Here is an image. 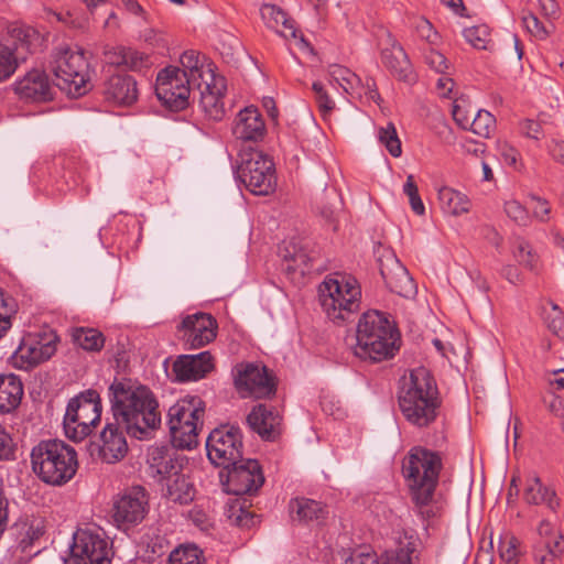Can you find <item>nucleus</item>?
Here are the masks:
<instances>
[{
  "mask_svg": "<svg viewBox=\"0 0 564 564\" xmlns=\"http://www.w3.org/2000/svg\"><path fill=\"white\" fill-rule=\"evenodd\" d=\"M15 93L31 101H47L52 99V89L45 72L32 69L23 78L14 83Z\"/></svg>",
  "mask_w": 564,
  "mask_h": 564,
  "instance_id": "nucleus-31",
  "label": "nucleus"
},
{
  "mask_svg": "<svg viewBox=\"0 0 564 564\" xmlns=\"http://www.w3.org/2000/svg\"><path fill=\"white\" fill-rule=\"evenodd\" d=\"M312 89L315 93V100L322 115H329L335 108V102L325 90L323 84L315 82L312 85Z\"/></svg>",
  "mask_w": 564,
  "mask_h": 564,
  "instance_id": "nucleus-51",
  "label": "nucleus"
},
{
  "mask_svg": "<svg viewBox=\"0 0 564 564\" xmlns=\"http://www.w3.org/2000/svg\"><path fill=\"white\" fill-rule=\"evenodd\" d=\"M319 302L327 317L344 322L360 307L361 286L348 273L334 272L325 278L318 288Z\"/></svg>",
  "mask_w": 564,
  "mask_h": 564,
  "instance_id": "nucleus-6",
  "label": "nucleus"
},
{
  "mask_svg": "<svg viewBox=\"0 0 564 564\" xmlns=\"http://www.w3.org/2000/svg\"><path fill=\"white\" fill-rule=\"evenodd\" d=\"M505 213L516 224L520 226H528L531 221V216L528 209L522 206L518 200H508L505 203Z\"/></svg>",
  "mask_w": 564,
  "mask_h": 564,
  "instance_id": "nucleus-49",
  "label": "nucleus"
},
{
  "mask_svg": "<svg viewBox=\"0 0 564 564\" xmlns=\"http://www.w3.org/2000/svg\"><path fill=\"white\" fill-rule=\"evenodd\" d=\"M107 539L90 530H78L70 544L69 564H111Z\"/></svg>",
  "mask_w": 564,
  "mask_h": 564,
  "instance_id": "nucleus-15",
  "label": "nucleus"
},
{
  "mask_svg": "<svg viewBox=\"0 0 564 564\" xmlns=\"http://www.w3.org/2000/svg\"><path fill=\"white\" fill-rule=\"evenodd\" d=\"M265 133V123L258 108L250 106L238 112L232 127L236 139L259 142L263 140Z\"/></svg>",
  "mask_w": 564,
  "mask_h": 564,
  "instance_id": "nucleus-28",
  "label": "nucleus"
},
{
  "mask_svg": "<svg viewBox=\"0 0 564 564\" xmlns=\"http://www.w3.org/2000/svg\"><path fill=\"white\" fill-rule=\"evenodd\" d=\"M149 509V495L145 488L132 486L113 499L112 519L118 529L127 531L140 524Z\"/></svg>",
  "mask_w": 564,
  "mask_h": 564,
  "instance_id": "nucleus-13",
  "label": "nucleus"
},
{
  "mask_svg": "<svg viewBox=\"0 0 564 564\" xmlns=\"http://www.w3.org/2000/svg\"><path fill=\"white\" fill-rule=\"evenodd\" d=\"M499 153L503 159L505 163L514 166L519 159V151L508 143H502L499 145Z\"/></svg>",
  "mask_w": 564,
  "mask_h": 564,
  "instance_id": "nucleus-64",
  "label": "nucleus"
},
{
  "mask_svg": "<svg viewBox=\"0 0 564 564\" xmlns=\"http://www.w3.org/2000/svg\"><path fill=\"white\" fill-rule=\"evenodd\" d=\"M19 66L13 47L0 41V83L9 79Z\"/></svg>",
  "mask_w": 564,
  "mask_h": 564,
  "instance_id": "nucleus-44",
  "label": "nucleus"
},
{
  "mask_svg": "<svg viewBox=\"0 0 564 564\" xmlns=\"http://www.w3.org/2000/svg\"><path fill=\"white\" fill-rule=\"evenodd\" d=\"M519 131L521 135L540 141L544 138L542 123L534 119H523L519 122Z\"/></svg>",
  "mask_w": 564,
  "mask_h": 564,
  "instance_id": "nucleus-53",
  "label": "nucleus"
},
{
  "mask_svg": "<svg viewBox=\"0 0 564 564\" xmlns=\"http://www.w3.org/2000/svg\"><path fill=\"white\" fill-rule=\"evenodd\" d=\"M261 18L269 29L289 39L296 37L294 21L278 6L264 3L260 9Z\"/></svg>",
  "mask_w": 564,
  "mask_h": 564,
  "instance_id": "nucleus-34",
  "label": "nucleus"
},
{
  "mask_svg": "<svg viewBox=\"0 0 564 564\" xmlns=\"http://www.w3.org/2000/svg\"><path fill=\"white\" fill-rule=\"evenodd\" d=\"M289 508L293 519L301 523L322 522L327 519L329 513L326 503L305 497L291 499Z\"/></svg>",
  "mask_w": 564,
  "mask_h": 564,
  "instance_id": "nucleus-32",
  "label": "nucleus"
},
{
  "mask_svg": "<svg viewBox=\"0 0 564 564\" xmlns=\"http://www.w3.org/2000/svg\"><path fill=\"white\" fill-rule=\"evenodd\" d=\"M180 62L183 67L181 72L194 86L208 79L207 72H213L209 65H206V56L195 50L185 51L181 55Z\"/></svg>",
  "mask_w": 564,
  "mask_h": 564,
  "instance_id": "nucleus-35",
  "label": "nucleus"
},
{
  "mask_svg": "<svg viewBox=\"0 0 564 564\" xmlns=\"http://www.w3.org/2000/svg\"><path fill=\"white\" fill-rule=\"evenodd\" d=\"M115 421L127 434L144 440L161 424L159 402L151 389L130 380H115L108 388Z\"/></svg>",
  "mask_w": 564,
  "mask_h": 564,
  "instance_id": "nucleus-1",
  "label": "nucleus"
},
{
  "mask_svg": "<svg viewBox=\"0 0 564 564\" xmlns=\"http://www.w3.org/2000/svg\"><path fill=\"white\" fill-rule=\"evenodd\" d=\"M204 414L205 402L198 395H186L169 409L167 425L175 447L189 449L197 445Z\"/></svg>",
  "mask_w": 564,
  "mask_h": 564,
  "instance_id": "nucleus-8",
  "label": "nucleus"
},
{
  "mask_svg": "<svg viewBox=\"0 0 564 564\" xmlns=\"http://www.w3.org/2000/svg\"><path fill=\"white\" fill-rule=\"evenodd\" d=\"M378 267L387 288L392 293L403 297L415 294L413 279L392 250H382L378 257Z\"/></svg>",
  "mask_w": 564,
  "mask_h": 564,
  "instance_id": "nucleus-17",
  "label": "nucleus"
},
{
  "mask_svg": "<svg viewBox=\"0 0 564 564\" xmlns=\"http://www.w3.org/2000/svg\"><path fill=\"white\" fill-rule=\"evenodd\" d=\"M332 76L336 80H343L344 83H340V86L347 91L348 85H352V79H356L357 76L352 74L348 68L335 65L332 70Z\"/></svg>",
  "mask_w": 564,
  "mask_h": 564,
  "instance_id": "nucleus-62",
  "label": "nucleus"
},
{
  "mask_svg": "<svg viewBox=\"0 0 564 564\" xmlns=\"http://www.w3.org/2000/svg\"><path fill=\"white\" fill-rule=\"evenodd\" d=\"M282 417L273 406L258 404L247 416V423L263 441H275L281 434Z\"/></svg>",
  "mask_w": 564,
  "mask_h": 564,
  "instance_id": "nucleus-27",
  "label": "nucleus"
},
{
  "mask_svg": "<svg viewBox=\"0 0 564 564\" xmlns=\"http://www.w3.org/2000/svg\"><path fill=\"white\" fill-rule=\"evenodd\" d=\"M345 564H380V557L373 551L357 549L345 560Z\"/></svg>",
  "mask_w": 564,
  "mask_h": 564,
  "instance_id": "nucleus-54",
  "label": "nucleus"
},
{
  "mask_svg": "<svg viewBox=\"0 0 564 564\" xmlns=\"http://www.w3.org/2000/svg\"><path fill=\"white\" fill-rule=\"evenodd\" d=\"M539 540L533 545V558L536 564H557L564 553L562 534L554 532L551 523L542 520L538 528Z\"/></svg>",
  "mask_w": 564,
  "mask_h": 564,
  "instance_id": "nucleus-25",
  "label": "nucleus"
},
{
  "mask_svg": "<svg viewBox=\"0 0 564 564\" xmlns=\"http://www.w3.org/2000/svg\"><path fill=\"white\" fill-rule=\"evenodd\" d=\"M124 426L115 423H107L100 433L99 443H91L90 454L97 452L98 457L107 463L113 464L124 458L128 453V444L123 433Z\"/></svg>",
  "mask_w": 564,
  "mask_h": 564,
  "instance_id": "nucleus-21",
  "label": "nucleus"
},
{
  "mask_svg": "<svg viewBox=\"0 0 564 564\" xmlns=\"http://www.w3.org/2000/svg\"><path fill=\"white\" fill-rule=\"evenodd\" d=\"M17 445L11 434L0 424V460L9 462L15 459Z\"/></svg>",
  "mask_w": 564,
  "mask_h": 564,
  "instance_id": "nucleus-50",
  "label": "nucleus"
},
{
  "mask_svg": "<svg viewBox=\"0 0 564 564\" xmlns=\"http://www.w3.org/2000/svg\"><path fill=\"white\" fill-rule=\"evenodd\" d=\"M398 403L404 419L423 429L433 424L442 405L435 378L425 367H417L404 378L398 393Z\"/></svg>",
  "mask_w": 564,
  "mask_h": 564,
  "instance_id": "nucleus-3",
  "label": "nucleus"
},
{
  "mask_svg": "<svg viewBox=\"0 0 564 564\" xmlns=\"http://www.w3.org/2000/svg\"><path fill=\"white\" fill-rule=\"evenodd\" d=\"M380 564H411V556L403 550L398 552H387L379 556Z\"/></svg>",
  "mask_w": 564,
  "mask_h": 564,
  "instance_id": "nucleus-60",
  "label": "nucleus"
},
{
  "mask_svg": "<svg viewBox=\"0 0 564 564\" xmlns=\"http://www.w3.org/2000/svg\"><path fill=\"white\" fill-rule=\"evenodd\" d=\"M104 61L116 67H126L132 72H140L152 65L148 54L123 45H105Z\"/></svg>",
  "mask_w": 564,
  "mask_h": 564,
  "instance_id": "nucleus-30",
  "label": "nucleus"
},
{
  "mask_svg": "<svg viewBox=\"0 0 564 564\" xmlns=\"http://www.w3.org/2000/svg\"><path fill=\"white\" fill-rule=\"evenodd\" d=\"M442 469V454L421 445L410 448L402 460L401 471L411 501L426 518L435 516L427 508L434 500Z\"/></svg>",
  "mask_w": 564,
  "mask_h": 564,
  "instance_id": "nucleus-2",
  "label": "nucleus"
},
{
  "mask_svg": "<svg viewBox=\"0 0 564 564\" xmlns=\"http://www.w3.org/2000/svg\"><path fill=\"white\" fill-rule=\"evenodd\" d=\"M513 256L520 264H522L531 270L534 269L535 262H536V257H535V254L532 253L531 247L527 241H524V240L518 241V243L513 250Z\"/></svg>",
  "mask_w": 564,
  "mask_h": 564,
  "instance_id": "nucleus-52",
  "label": "nucleus"
},
{
  "mask_svg": "<svg viewBox=\"0 0 564 564\" xmlns=\"http://www.w3.org/2000/svg\"><path fill=\"white\" fill-rule=\"evenodd\" d=\"M231 378L235 390L243 399H265L276 392L275 377L261 362L236 364L231 369Z\"/></svg>",
  "mask_w": 564,
  "mask_h": 564,
  "instance_id": "nucleus-11",
  "label": "nucleus"
},
{
  "mask_svg": "<svg viewBox=\"0 0 564 564\" xmlns=\"http://www.w3.org/2000/svg\"><path fill=\"white\" fill-rule=\"evenodd\" d=\"M378 138L393 158H399L402 154L401 141L392 122H388L386 127L379 129Z\"/></svg>",
  "mask_w": 564,
  "mask_h": 564,
  "instance_id": "nucleus-45",
  "label": "nucleus"
},
{
  "mask_svg": "<svg viewBox=\"0 0 564 564\" xmlns=\"http://www.w3.org/2000/svg\"><path fill=\"white\" fill-rule=\"evenodd\" d=\"M523 499L529 505L545 503L552 511L560 507V500L555 491L545 487L538 476L527 479Z\"/></svg>",
  "mask_w": 564,
  "mask_h": 564,
  "instance_id": "nucleus-36",
  "label": "nucleus"
},
{
  "mask_svg": "<svg viewBox=\"0 0 564 564\" xmlns=\"http://www.w3.org/2000/svg\"><path fill=\"white\" fill-rule=\"evenodd\" d=\"M242 433L240 427L225 424L214 429L206 441L207 456L212 464L229 468L242 458Z\"/></svg>",
  "mask_w": 564,
  "mask_h": 564,
  "instance_id": "nucleus-12",
  "label": "nucleus"
},
{
  "mask_svg": "<svg viewBox=\"0 0 564 564\" xmlns=\"http://www.w3.org/2000/svg\"><path fill=\"white\" fill-rule=\"evenodd\" d=\"M416 31L420 37L426 40L429 44H435L437 40V33L434 30L432 23L426 19H420L416 24Z\"/></svg>",
  "mask_w": 564,
  "mask_h": 564,
  "instance_id": "nucleus-58",
  "label": "nucleus"
},
{
  "mask_svg": "<svg viewBox=\"0 0 564 564\" xmlns=\"http://www.w3.org/2000/svg\"><path fill=\"white\" fill-rule=\"evenodd\" d=\"M214 368V357L207 350L196 355L178 356L172 366V370L180 382L200 380Z\"/></svg>",
  "mask_w": 564,
  "mask_h": 564,
  "instance_id": "nucleus-26",
  "label": "nucleus"
},
{
  "mask_svg": "<svg viewBox=\"0 0 564 564\" xmlns=\"http://www.w3.org/2000/svg\"><path fill=\"white\" fill-rule=\"evenodd\" d=\"M282 270L293 282H300L314 268V256L304 248L290 242L282 250Z\"/></svg>",
  "mask_w": 564,
  "mask_h": 564,
  "instance_id": "nucleus-29",
  "label": "nucleus"
},
{
  "mask_svg": "<svg viewBox=\"0 0 564 564\" xmlns=\"http://www.w3.org/2000/svg\"><path fill=\"white\" fill-rule=\"evenodd\" d=\"M522 22L525 29L532 35L539 39H545L547 36V31L545 30L543 23L534 14H528L523 17Z\"/></svg>",
  "mask_w": 564,
  "mask_h": 564,
  "instance_id": "nucleus-57",
  "label": "nucleus"
},
{
  "mask_svg": "<svg viewBox=\"0 0 564 564\" xmlns=\"http://www.w3.org/2000/svg\"><path fill=\"white\" fill-rule=\"evenodd\" d=\"M257 516L247 510L243 502L236 500L229 506L228 509V519L229 521L239 527L249 529L253 527L257 522Z\"/></svg>",
  "mask_w": 564,
  "mask_h": 564,
  "instance_id": "nucleus-43",
  "label": "nucleus"
},
{
  "mask_svg": "<svg viewBox=\"0 0 564 564\" xmlns=\"http://www.w3.org/2000/svg\"><path fill=\"white\" fill-rule=\"evenodd\" d=\"M72 339L74 344L87 351H100L105 346L104 334L95 328H74Z\"/></svg>",
  "mask_w": 564,
  "mask_h": 564,
  "instance_id": "nucleus-40",
  "label": "nucleus"
},
{
  "mask_svg": "<svg viewBox=\"0 0 564 564\" xmlns=\"http://www.w3.org/2000/svg\"><path fill=\"white\" fill-rule=\"evenodd\" d=\"M227 470V480L224 484L226 491L235 496H252L264 484L262 467L256 459H240L230 465Z\"/></svg>",
  "mask_w": 564,
  "mask_h": 564,
  "instance_id": "nucleus-16",
  "label": "nucleus"
},
{
  "mask_svg": "<svg viewBox=\"0 0 564 564\" xmlns=\"http://www.w3.org/2000/svg\"><path fill=\"white\" fill-rule=\"evenodd\" d=\"M17 312L14 300L7 296L6 292L0 290V321L7 318L11 321V316Z\"/></svg>",
  "mask_w": 564,
  "mask_h": 564,
  "instance_id": "nucleus-61",
  "label": "nucleus"
},
{
  "mask_svg": "<svg viewBox=\"0 0 564 564\" xmlns=\"http://www.w3.org/2000/svg\"><path fill=\"white\" fill-rule=\"evenodd\" d=\"M90 57L89 52L78 46L59 48L54 56L52 67L56 86L74 97L85 95L91 87L94 74Z\"/></svg>",
  "mask_w": 564,
  "mask_h": 564,
  "instance_id": "nucleus-7",
  "label": "nucleus"
},
{
  "mask_svg": "<svg viewBox=\"0 0 564 564\" xmlns=\"http://www.w3.org/2000/svg\"><path fill=\"white\" fill-rule=\"evenodd\" d=\"M425 63L437 73L444 74L448 69L447 58L440 52L430 47L424 54Z\"/></svg>",
  "mask_w": 564,
  "mask_h": 564,
  "instance_id": "nucleus-55",
  "label": "nucleus"
},
{
  "mask_svg": "<svg viewBox=\"0 0 564 564\" xmlns=\"http://www.w3.org/2000/svg\"><path fill=\"white\" fill-rule=\"evenodd\" d=\"M165 497L180 505L191 503L196 495V489L188 477L178 471L170 480H166Z\"/></svg>",
  "mask_w": 564,
  "mask_h": 564,
  "instance_id": "nucleus-37",
  "label": "nucleus"
},
{
  "mask_svg": "<svg viewBox=\"0 0 564 564\" xmlns=\"http://www.w3.org/2000/svg\"><path fill=\"white\" fill-rule=\"evenodd\" d=\"M191 85L181 68L169 66L156 76L155 95L171 111H182L189 105Z\"/></svg>",
  "mask_w": 564,
  "mask_h": 564,
  "instance_id": "nucleus-14",
  "label": "nucleus"
},
{
  "mask_svg": "<svg viewBox=\"0 0 564 564\" xmlns=\"http://www.w3.org/2000/svg\"><path fill=\"white\" fill-rule=\"evenodd\" d=\"M546 151L556 163L564 165V140L551 139L546 143Z\"/></svg>",
  "mask_w": 564,
  "mask_h": 564,
  "instance_id": "nucleus-59",
  "label": "nucleus"
},
{
  "mask_svg": "<svg viewBox=\"0 0 564 564\" xmlns=\"http://www.w3.org/2000/svg\"><path fill=\"white\" fill-rule=\"evenodd\" d=\"M469 128L475 134L489 138L496 128V119L489 111L478 110Z\"/></svg>",
  "mask_w": 564,
  "mask_h": 564,
  "instance_id": "nucleus-47",
  "label": "nucleus"
},
{
  "mask_svg": "<svg viewBox=\"0 0 564 564\" xmlns=\"http://www.w3.org/2000/svg\"><path fill=\"white\" fill-rule=\"evenodd\" d=\"M23 395V384L13 373L0 375V414L15 410Z\"/></svg>",
  "mask_w": 564,
  "mask_h": 564,
  "instance_id": "nucleus-33",
  "label": "nucleus"
},
{
  "mask_svg": "<svg viewBox=\"0 0 564 564\" xmlns=\"http://www.w3.org/2000/svg\"><path fill=\"white\" fill-rule=\"evenodd\" d=\"M101 411L100 395L96 390L89 389L72 398L63 420L65 435L74 442L85 440L100 422Z\"/></svg>",
  "mask_w": 564,
  "mask_h": 564,
  "instance_id": "nucleus-9",
  "label": "nucleus"
},
{
  "mask_svg": "<svg viewBox=\"0 0 564 564\" xmlns=\"http://www.w3.org/2000/svg\"><path fill=\"white\" fill-rule=\"evenodd\" d=\"M438 200L442 209L454 216L466 214L470 209L469 198L452 187L444 186L440 188Z\"/></svg>",
  "mask_w": 564,
  "mask_h": 564,
  "instance_id": "nucleus-39",
  "label": "nucleus"
},
{
  "mask_svg": "<svg viewBox=\"0 0 564 564\" xmlns=\"http://www.w3.org/2000/svg\"><path fill=\"white\" fill-rule=\"evenodd\" d=\"M10 34L14 40V52L21 50L25 53L33 54L37 52L43 44V37L40 32L30 25L13 26Z\"/></svg>",
  "mask_w": 564,
  "mask_h": 564,
  "instance_id": "nucleus-38",
  "label": "nucleus"
},
{
  "mask_svg": "<svg viewBox=\"0 0 564 564\" xmlns=\"http://www.w3.org/2000/svg\"><path fill=\"white\" fill-rule=\"evenodd\" d=\"M520 541L514 535H506L500 540L498 551L503 564H519L521 552Z\"/></svg>",
  "mask_w": 564,
  "mask_h": 564,
  "instance_id": "nucleus-46",
  "label": "nucleus"
},
{
  "mask_svg": "<svg viewBox=\"0 0 564 564\" xmlns=\"http://www.w3.org/2000/svg\"><path fill=\"white\" fill-rule=\"evenodd\" d=\"M237 176L250 193L267 196L276 187L275 169L272 159L254 148H243L239 153Z\"/></svg>",
  "mask_w": 564,
  "mask_h": 564,
  "instance_id": "nucleus-10",
  "label": "nucleus"
},
{
  "mask_svg": "<svg viewBox=\"0 0 564 564\" xmlns=\"http://www.w3.org/2000/svg\"><path fill=\"white\" fill-rule=\"evenodd\" d=\"M177 328L187 349H199L216 338L218 324L213 315L198 312L185 316Z\"/></svg>",
  "mask_w": 564,
  "mask_h": 564,
  "instance_id": "nucleus-19",
  "label": "nucleus"
},
{
  "mask_svg": "<svg viewBox=\"0 0 564 564\" xmlns=\"http://www.w3.org/2000/svg\"><path fill=\"white\" fill-rule=\"evenodd\" d=\"M541 316L550 332L557 337H564V314L558 305L547 301L542 306Z\"/></svg>",
  "mask_w": 564,
  "mask_h": 564,
  "instance_id": "nucleus-41",
  "label": "nucleus"
},
{
  "mask_svg": "<svg viewBox=\"0 0 564 564\" xmlns=\"http://www.w3.org/2000/svg\"><path fill=\"white\" fill-rule=\"evenodd\" d=\"M57 336L47 338L23 339L17 350L10 357L12 366L21 370H31L41 362L48 360L56 352Z\"/></svg>",
  "mask_w": 564,
  "mask_h": 564,
  "instance_id": "nucleus-18",
  "label": "nucleus"
},
{
  "mask_svg": "<svg viewBox=\"0 0 564 564\" xmlns=\"http://www.w3.org/2000/svg\"><path fill=\"white\" fill-rule=\"evenodd\" d=\"M189 520L198 528L206 529L209 525V517L203 508L195 506L188 512Z\"/></svg>",
  "mask_w": 564,
  "mask_h": 564,
  "instance_id": "nucleus-63",
  "label": "nucleus"
},
{
  "mask_svg": "<svg viewBox=\"0 0 564 564\" xmlns=\"http://www.w3.org/2000/svg\"><path fill=\"white\" fill-rule=\"evenodd\" d=\"M178 447L161 445L148 451L149 474L159 481L170 480L183 468L184 458L177 453Z\"/></svg>",
  "mask_w": 564,
  "mask_h": 564,
  "instance_id": "nucleus-23",
  "label": "nucleus"
},
{
  "mask_svg": "<svg viewBox=\"0 0 564 564\" xmlns=\"http://www.w3.org/2000/svg\"><path fill=\"white\" fill-rule=\"evenodd\" d=\"M381 63L399 82L409 85L416 83L417 75L413 69L406 52L391 34H388L387 46L381 50Z\"/></svg>",
  "mask_w": 564,
  "mask_h": 564,
  "instance_id": "nucleus-24",
  "label": "nucleus"
},
{
  "mask_svg": "<svg viewBox=\"0 0 564 564\" xmlns=\"http://www.w3.org/2000/svg\"><path fill=\"white\" fill-rule=\"evenodd\" d=\"M530 202L533 216L540 221H547L551 213L550 203L546 199L534 195L530 197Z\"/></svg>",
  "mask_w": 564,
  "mask_h": 564,
  "instance_id": "nucleus-56",
  "label": "nucleus"
},
{
  "mask_svg": "<svg viewBox=\"0 0 564 564\" xmlns=\"http://www.w3.org/2000/svg\"><path fill=\"white\" fill-rule=\"evenodd\" d=\"M208 79L195 85L199 90V105L205 115L214 120L220 121L226 113L224 97L226 91V82L223 76L214 72H207Z\"/></svg>",
  "mask_w": 564,
  "mask_h": 564,
  "instance_id": "nucleus-22",
  "label": "nucleus"
},
{
  "mask_svg": "<svg viewBox=\"0 0 564 564\" xmlns=\"http://www.w3.org/2000/svg\"><path fill=\"white\" fill-rule=\"evenodd\" d=\"M465 40L477 50H487L490 33L486 25L467 28L463 32Z\"/></svg>",
  "mask_w": 564,
  "mask_h": 564,
  "instance_id": "nucleus-48",
  "label": "nucleus"
},
{
  "mask_svg": "<svg viewBox=\"0 0 564 564\" xmlns=\"http://www.w3.org/2000/svg\"><path fill=\"white\" fill-rule=\"evenodd\" d=\"M167 564H205V560L196 545L187 544L173 550Z\"/></svg>",
  "mask_w": 564,
  "mask_h": 564,
  "instance_id": "nucleus-42",
  "label": "nucleus"
},
{
  "mask_svg": "<svg viewBox=\"0 0 564 564\" xmlns=\"http://www.w3.org/2000/svg\"><path fill=\"white\" fill-rule=\"evenodd\" d=\"M354 354L362 360L380 362L391 359L401 347V334L386 313L365 312L357 324Z\"/></svg>",
  "mask_w": 564,
  "mask_h": 564,
  "instance_id": "nucleus-4",
  "label": "nucleus"
},
{
  "mask_svg": "<svg viewBox=\"0 0 564 564\" xmlns=\"http://www.w3.org/2000/svg\"><path fill=\"white\" fill-rule=\"evenodd\" d=\"M100 89L105 101L113 106L129 107L139 98L138 83L127 73L107 75Z\"/></svg>",
  "mask_w": 564,
  "mask_h": 564,
  "instance_id": "nucleus-20",
  "label": "nucleus"
},
{
  "mask_svg": "<svg viewBox=\"0 0 564 564\" xmlns=\"http://www.w3.org/2000/svg\"><path fill=\"white\" fill-rule=\"evenodd\" d=\"M33 473L45 484L62 486L68 482L78 468L77 453L59 440H43L32 448Z\"/></svg>",
  "mask_w": 564,
  "mask_h": 564,
  "instance_id": "nucleus-5",
  "label": "nucleus"
}]
</instances>
